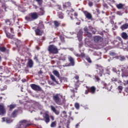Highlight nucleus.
<instances>
[{"label":"nucleus","instance_id":"nucleus-1","mask_svg":"<svg viewBox=\"0 0 128 128\" xmlns=\"http://www.w3.org/2000/svg\"><path fill=\"white\" fill-rule=\"evenodd\" d=\"M53 100L59 106H62L64 102V100L62 98V95L60 94H56L53 96Z\"/></svg>","mask_w":128,"mask_h":128},{"label":"nucleus","instance_id":"nucleus-2","mask_svg":"<svg viewBox=\"0 0 128 128\" xmlns=\"http://www.w3.org/2000/svg\"><path fill=\"white\" fill-rule=\"evenodd\" d=\"M48 50L50 54H58V48H56V46L54 44L50 45L48 47Z\"/></svg>","mask_w":128,"mask_h":128},{"label":"nucleus","instance_id":"nucleus-3","mask_svg":"<svg viewBox=\"0 0 128 128\" xmlns=\"http://www.w3.org/2000/svg\"><path fill=\"white\" fill-rule=\"evenodd\" d=\"M28 126H30L28 122L26 120H22L20 121L18 124H17L16 128H26Z\"/></svg>","mask_w":128,"mask_h":128},{"label":"nucleus","instance_id":"nucleus-4","mask_svg":"<svg viewBox=\"0 0 128 128\" xmlns=\"http://www.w3.org/2000/svg\"><path fill=\"white\" fill-rule=\"evenodd\" d=\"M10 32L11 34H14V29L12 28H9L6 30V36H8V38H12L14 36L10 34Z\"/></svg>","mask_w":128,"mask_h":128},{"label":"nucleus","instance_id":"nucleus-5","mask_svg":"<svg viewBox=\"0 0 128 128\" xmlns=\"http://www.w3.org/2000/svg\"><path fill=\"white\" fill-rule=\"evenodd\" d=\"M86 18H88V20H92V14L89 12L88 11H84L83 12Z\"/></svg>","mask_w":128,"mask_h":128},{"label":"nucleus","instance_id":"nucleus-6","mask_svg":"<svg viewBox=\"0 0 128 128\" xmlns=\"http://www.w3.org/2000/svg\"><path fill=\"white\" fill-rule=\"evenodd\" d=\"M30 86L32 89L34 90H36V91L40 90V86L36 84H32L30 85Z\"/></svg>","mask_w":128,"mask_h":128},{"label":"nucleus","instance_id":"nucleus-7","mask_svg":"<svg viewBox=\"0 0 128 128\" xmlns=\"http://www.w3.org/2000/svg\"><path fill=\"white\" fill-rule=\"evenodd\" d=\"M96 72L100 76H102L104 74V69L102 67H99L97 68Z\"/></svg>","mask_w":128,"mask_h":128},{"label":"nucleus","instance_id":"nucleus-8","mask_svg":"<svg viewBox=\"0 0 128 128\" xmlns=\"http://www.w3.org/2000/svg\"><path fill=\"white\" fill-rule=\"evenodd\" d=\"M6 112L4 104H0V115L2 116Z\"/></svg>","mask_w":128,"mask_h":128},{"label":"nucleus","instance_id":"nucleus-9","mask_svg":"<svg viewBox=\"0 0 128 128\" xmlns=\"http://www.w3.org/2000/svg\"><path fill=\"white\" fill-rule=\"evenodd\" d=\"M94 42H102V38L100 36H95L94 37Z\"/></svg>","mask_w":128,"mask_h":128},{"label":"nucleus","instance_id":"nucleus-10","mask_svg":"<svg viewBox=\"0 0 128 128\" xmlns=\"http://www.w3.org/2000/svg\"><path fill=\"white\" fill-rule=\"evenodd\" d=\"M31 16L32 17V19L34 20H36L37 18H38V14L37 12H34L30 13Z\"/></svg>","mask_w":128,"mask_h":128},{"label":"nucleus","instance_id":"nucleus-11","mask_svg":"<svg viewBox=\"0 0 128 128\" xmlns=\"http://www.w3.org/2000/svg\"><path fill=\"white\" fill-rule=\"evenodd\" d=\"M35 32L36 36H42V34H44V30H40V29L37 28L35 30Z\"/></svg>","mask_w":128,"mask_h":128},{"label":"nucleus","instance_id":"nucleus-12","mask_svg":"<svg viewBox=\"0 0 128 128\" xmlns=\"http://www.w3.org/2000/svg\"><path fill=\"white\" fill-rule=\"evenodd\" d=\"M25 20H27V22H32V20H33L32 18V14L30 13L26 16Z\"/></svg>","mask_w":128,"mask_h":128},{"label":"nucleus","instance_id":"nucleus-13","mask_svg":"<svg viewBox=\"0 0 128 128\" xmlns=\"http://www.w3.org/2000/svg\"><path fill=\"white\" fill-rule=\"evenodd\" d=\"M50 108H51L52 110V112H54L56 114L57 116H58V114H60V111L56 110V108H54V106H51Z\"/></svg>","mask_w":128,"mask_h":128},{"label":"nucleus","instance_id":"nucleus-14","mask_svg":"<svg viewBox=\"0 0 128 128\" xmlns=\"http://www.w3.org/2000/svg\"><path fill=\"white\" fill-rule=\"evenodd\" d=\"M72 4L70 2H66L63 4V8H70Z\"/></svg>","mask_w":128,"mask_h":128},{"label":"nucleus","instance_id":"nucleus-15","mask_svg":"<svg viewBox=\"0 0 128 128\" xmlns=\"http://www.w3.org/2000/svg\"><path fill=\"white\" fill-rule=\"evenodd\" d=\"M89 88V92L90 94H94L96 92V88L94 86H92Z\"/></svg>","mask_w":128,"mask_h":128},{"label":"nucleus","instance_id":"nucleus-16","mask_svg":"<svg viewBox=\"0 0 128 128\" xmlns=\"http://www.w3.org/2000/svg\"><path fill=\"white\" fill-rule=\"evenodd\" d=\"M121 36H122V38H124V40H128V36L126 32H123Z\"/></svg>","mask_w":128,"mask_h":128},{"label":"nucleus","instance_id":"nucleus-17","mask_svg":"<svg viewBox=\"0 0 128 128\" xmlns=\"http://www.w3.org/2000/svg\"><path fill=\"white\" fill-rule=\"evenodd\" d=\"M44 120H45V122H50V116L48 114H45V117H44Z\"/></svg>","mask_w":128,"mask_h":128},{"label":"nucleus","instance_id":"nucleus-18","mask_svg":"<svg viewBox=\"0 0 128 128\" xmlns=\"http://www.w3.org/2000/svg\"><path fill=\"white\" fill-rule=\"evenodd\" d=\"M78 37L79 40H82V32L80 31L78 34Z\"/></svg>","mask_w":128,"mask_h":128},{"label":"nucleus","instance_id":"nucleus-19","mask_svg":"<svg viewBox=\"0 0 128 128\" xmlns=\"http://www.w3.org/2000/svg\"><path fill=\"white\" fill-rule=\"evenodd\" d=\"M128 28V23L124 24L121 26V29L122 30H126V28Z\"/></svg>","mask_w":128,"mask_h":128},{"label":"nucleus","instance_id":"nucleus-20","mask_svg":"<svg viewBox=\"0 0 128 128\" xmlns=\"http://www.w3.org/2000/svg\"><path fill=\"white\" fill-rule=\"evenodd\" d=\"M44 8H40L38 16H44Z\"/></svg>","mask_w":128,"mask_h":128},{"label":"nucleus","instance_id":"nucleus-21","mask_svg":"<svg viewBox=\"0 0 128 128\" xmlns=\"http://www.w3.org/2000/svg\"><path fill=\"white\" fill-rule=\"evenodd\" d=\"M53 74L54 76H56L57 78H60V72H58V70H54L53 71Z\"/></svg>","mask_w":128,"mask_h":128},{"label":"nucleus","instance_id":"nucleus-22","mask_svg":"<svg viewBox=\"0 0 128 128\" xmlns=\"http://www.w3.org/2000/svg\"><path fill=\"white\" fill-rule=\"evenodd\" d=\"M50 78L52 82H56V84H58V81H56V77H54V75L51 74L50 76Z\"/></svg>","mask_w":128,"mask_h":128},{"label":"nucleus","instance_id":"nucleus-23","mask_svg":"<svg viewBox=\"0 0 128 128\" xmlns=\"http://www.w3.org/2000/svg\"><path fill=\"white\" fill-rule=\"evenodd\" d=\"M54 24L56 28H58V26L60 25V23L56 20L54 21Z\"/></svg>","mask_w":128,"mask_h":128},{"label":"nucleus","instance_id":"nucleus-24","mask_svg":"<svg viewBox=\"0 0 128 128\" xmlns=\"http://www.w3.org/2000/svg\"><path fill=\"white\" fill-rule=\"evenodd\" d=\"M68 60L71 64H74V60L72 58V57H69Z\"/></svg>","mask_w":128,"mask_h":128},{"label":"nucleus","instance_id":"nucleus-25","mask_svg":"<svg viewBox=\"0 0 128 128\" xmlns=\"http://www.w3.org/2000/svg\"><path fill=\"white\" fill-rule=\"evenodd\" d=\"M10 108V110H14V108L16 107V104H10V106H8Z\"/></svg>","mask_w":128,"mask_h":128},{"label":"nucleus","instance_id":"nucleus-26","mask_svg":"<svg viewBox=\"0 0 128 128\" xmlns=\"http://www.w3.org/2000/svg\"><path fill=\"white\" fill-rule=\"evenodd\" d=\"M58 16L59 18H61V20H62V18H64V14L62 12H58Z\"/></svg>","mask_w":128,"mask_h":128},{"label":"nucleus","instance_id":"nucleus-27","mask_svg":"<svg viewBox=\"0 0 128 128\" xmlns=\"http://www.w3.org/2000/svg\"><path fill=\"white\" fill-rule=\"evenodd\" d=\"M18 113V110H14L12 114V118H16V114Z\"/></svg>","mask_w":128,"mask_h":128},{"label":"nucleus","instance_id":"nucleus-28","mask_svg":"<svg viewBox=\"0 0 128 128\" xmlns=\"http://www.w3.org/2000/svg\"><path fill=\"white\" fill-rule=\"evenodd\" d=\"M50 126L52 128H55V126H56V122H52L51 124H50Z\"/></svg>","mask_w":128,"mask_h":128},{"label":"nucleus","instance_id":"nucleus-29","mask_svg":"<svg viewBox=\"0 0 128 128\" xmlns=\"http://www.w3.org/2000/svg\"><path fill=\"white\" fill-rule=\"evenodd\" d=\"M116 8H118L119 9L122 8H124V6L122 5V4H120L116 5Z\"/></svg>","mask_w":128,"mask_h":128},{"label":"nucleus","instance_id":"nucleus-30","mask_svg":"<svg viewBox=\"0 0 128 128\" xmlns=\"http://www.w3.org/2000/svg\"><path fill=\"white\" fill-rule=\"evenodd\" d=\"M61 116H62V118H64V116H66V111L62 112V114H61Z\"/></svg>","mask_w":128,"mask_h":128},{"label":"nucleus","instance_id":"nucleus-31","mask_svg":"<svg viewBox=\"0 0 128 128\" xmlns=\"http://www.w3.org/2000/svg\"><path fill=\"white\" fill-rule=\"evenodd\" d=\"M85 34L86 36H88L89 38L92 36V34H90L88 31L85 32Z\"/></svg>","mask_w":128,"mask_h":128},{"label":"nucleus","instance_id":"nucleus-32","mask_svg":"<svg viewBox=\"0 0 128 128\" xmlns=\"http://www.w3.org/2000/svg\"><path fill=\"white\" fill-rule=\"evenodd\" d=\"M36 2H38V4L40 6L42 4V0H35Z\"/></svg>","mask_w":128,"mask_h":128},{"label":"nucleus","instance_id":"nucleus-33","mask_svg":"<svg viewBox=\"0 0 128 128\" xmlns=\"http://www.w3.org/2000/svg\"><path fill=\"white\" fill-rule=\"evenodd\" d=\"M12 122V120L10 119L9 118H7L6 119V122L7 124H10V122Z\"/></svg>","mask_w":128,"mask_h":128},{"label":"nucleus","instance_id":"nucleus-34","mask_svg":"<svg viewBox=\"0 0 128 128\" xmlns=\"http://www.w3.org/2000/svg\"><path fill=\"white\" fill-rule=\"evenodd\" d=\"M124 76H128V67L126 69V72H124Z\"/></svg>","mask_w":128,"mask_h":128},{"label":"nucleus","instance_id":"nucleus-35","mask_svg":"<svg viewBox=\"0 0 128 128\" xmlns=\"http://www.w3.org/2000/svg\"><path fill=\"white\" fill-rule=\"evenodd\" d=\"M74 106L76 110H78L80 108V104L78 103H75Z\"/></svg>","mask_w":128,"mask_h":128},{"label":"nucleus","instance_id":"nucleus-36","mask_svg":"<svg viewBox=\"0 0 128 128\" xmlns=\"http://www.w3.org/2000/svg\"><path fill=\"white\" fill-rule=\"evenodd\" d=\"M6 50V48L4 47H1L0 48V52H4L5 50Z\"/></svg>","mask_w":128,"mask_h":128},{"label":"nucleus","instance_id":"nucleus-37","mask_svg":"<svg viewBox=\"0 0 128 128\" xmlns=\"http://www.w3.org/2000/svg\"><path fill=\"white\" fill-rule=\"evenodd\" d=\"M39 26H40V28H44V26L42 24V22H40L39 24Z\"/></svg>","mask_w":128,"mask_h":128},{"label":"nucleus","instance_id":"nucleus-38","mask_svg":"<svg viewBox=\"0 0 128 128\" xmlns=\"http://www.w3.org/2000/svg\"><path fill=\"white\" fill-rule=\"evenodd\" d=\"M120 60L121 62H122L126 60V58L124 56H120Z\"/></svg>","mask_w":128,"mask_h":128},{"label":"nucleus","instance_id":"nucleus-39","mask_svg":"<svg viewBox=\"0 0 128 128\" xmlns=\"http://www.w3.org/2000/svg\"><path fill=\"white\" fill-rule=\"evenodd\" d=\"M86 60L88 62H89V64H92V60L90 59V57H87L86 58Z\"/></svg>","mask_w":128,"mask_h":128},{"label":"nucleus","instance_id":"nucleus-40","mask_svg":"<svg viewBox=\"0 0 128 128\" xmlns=\"http://www.w3.org/2000/svg\"><path fill=\"white\" fill-rule=\"evenodd\" d=\"M33 64L34 62H32V60L29 59L28 64Z\"/></svg>","mask_w":128,"mask_h":128},{"label":"nucleus","instance_id":"nucleus-41","mask_svg":"<svg viewBox=\"0 0 128 128\" xmlns=\"http://www.w3.org/2000/svg\"><path fill=\"white\" fill-rule=\"evenodd\" d=\"M58 66V68H60V69H62V68H64V66H70V65H66V66Z\"/></svg>","mask_w":128,"mask_h":128},{"label":"nucleus","instance_id":"nucleus-42","mask_svg":"<svg viewBox=\"0 0 128 128\" xmlns=\"http://www.w3.org/2000/svg\"><path fill=\"white\" fill-rule=\"evenodd\" d=\"M93 4H93L92 2H88V6H92Z\"/></svg>","mask_w":128,"mask_h":128},{"label":"nucleus","instance_id":"nucleus-43","mask_svg":"<svg viewBox=\"0 0 128 128\" xmlns=\"http://www.w3.org/2000/svg\"><path fill=\"white\" fill-rule=\"evenodd\" d=\"M110 56H116V53L114 52H110Z\"/></svg>","mask_w":128,"mask_h":128},{"label":"nucleus","instance_id":"nucleus-44","mask_svg":"<svg viewBox=\"0 0 128 128\" xmlns=\"http://www.w3.org/2000/svg\"><path fill=\"white\" fill-rule=\"evenodd\" d=\"M89 92H90V89L88 88V90H86V91H85V94H88Z\"/></svg>","mask_w":128,"mask_h":128},{"label":"nucleus","instance_id":"nucleus-45","mask_svg":"<svg viewBox=\"0 0 128 128\" xmlns=\"http://www.w3.org/2000/svg\"><path fill=\"white\" fill-rule=\"evenodd\" d=\"M118 90H122V86H119L118 87Z\"/></svg>","mask_w":128,"mask_h":128},{"label":"nucleus","instance_id":"nucleus-46","mask_svg":"<svg viewBox=\"0 0 128 128\" xmlns=\"http://www.w3.org/2000/svg\"><path fill=\"white\" fill-rule=\"evenodd\" d=\"M62 10V7L60 6H57V10Z\"/></svg>","mask_w":128,"mask_h":128},{"label":"nucleus","instance_id":"nucleus-47","mask_svg":"<svg viewBox=\"0 0 128 128\" xmlns=\"http://www.w3.org/2000/svg\"><path fill=\"white\" fill-rule=\"evenodd\" d=\"M33 65L32 64H28L27 66L28 68H32Z\"/></svg>","mask_w":128,"mask_h":128},{"label":"nucleus","instance_id":"nucleus-48","mask_svg":"<svg viewBox=\"0 0 128 128\" xmlns=\"http://www.w3.org/2000/svg\"><path fill=\"white\" fill-rule=\"evenodd\" d=\"M74 16H75L76 18V17L78 16V12H75L74 13Z\"/></svg>","mask_w":128,"mask_h":128},{"label":"nucleus","instance_id":"nucleus-49","mask_svg":"<svg viewBox=\"0 0 128 128\" xmlns=\"http://www.w3.org/2000/svg\"><path fill=\"white\" fill-rule=\"evenodd\" d=\"M50 118L51 120H54V116H50Z\"/></svg>","mask_w":128,"mask_h":128},{"label":"nucleus","instance_id":"nucleus-50","mask_svg":"<svg viewBox=\"0 0 128 128\" xmlns=\"http://www.w3.org/2000/svg\"><path fill=\"white\" fill-rule=\"evenodd\" d=\"M95 78L96 80H100V78H98V77L95 76Z\"/></svg>","mask_w":128,"mask_h":128},{"label":"nucleus","instance_id":"nucleus-51","mask_svg":"<svg viewBox=\"0 0 128 128\" xmlns=\"http://www.w3.org/2000/svg\"><path fill=\"white\" fill-rule=\"evenodd\" d=\"M75 78H76V80H78V78H79L78 76H75Z\"/></svg>","mask_w":128,"mask_h":128},{"label":"nucleus","instance_id":"nucleus-52","mask_svg":"<svg viewBox=\"0 0 128 128\" xmlns=\"http://www.w3.org/2000/svg\"><path fill=\"white\" fill-rule=\"evenodd\" d=\"M84 30L85 31V32H88V28H84Z\"/></svg>","mask_w":128,"mask_h":128},{"label":"nucleus","instance_id":"nucleus-53","mask_svg":"<svg viewBox=\"0 0 128 128\" xmlns=\"http://www.w3.org/2000/svg\"><path fill=\"white\" fill-rule=\"evenodd\" d=\"M6 90V86H5L4 87V89H2L1 90Z\"/></svg>","mask_w":128,"mask_h":128},{"label":"nucleus","instance_id":"nucleus-54","mask_svg":"<svg viewBox=\"0 0 128 128\" xmlns=\"http://www.w3.org/2000/svg\"><path fill=\"white\" fill-rule=\"evenodd\" d=\"M6 120V118H2V122H5Z\"/></svg>","mask_w":128,"mask_h":128},{"label":"nucleus","instance_id":"nucleus-55","mask_svg":"<svg viewBox=\"0 0 128 128\" xmlns=\"http://www.w3.org/2000/svg\"><path fill=\"white\" fill-rule=\"evenodd\" d=\"M78 126H80V124H76V128H78Z\"/></svg>","mask_w":128,"mask_h":128},{"label":"nucleus","instance_id":"nucleus-56","mask_svg":"<svg viewBox=\"0 0 128 128\" xmlns=\"http://www.w3.org/2000/svg\"><path fill=\"white\" fill-rule=\"evenodd\" d=\"M126 92L128 93V88H126Z\"/></svg>","mask_w":128,"mask_h":128},{"label":"nucleus","instance_id":"nucleus-57","mask_svg":"<svg viewBox=\"0 0 128 128\" xmlns=\"http://www.w3.org/2000/svg\"><path fill=\"white\" fill-rule=\"evenodd\" d=\"M72 92H76V91H74V90H71Z\"/></svg>","mask_w":128,"mask_h":128},{"label":"nucleus","instance_id":"nucleus-58","mask_svg":"<svg viewBox=\"0 0 128 128\" xmlns=\"http://www.w3.org/2000/svg\"><path fill=\"white\" fill-rule=\"evenodd\" d=\"M38 74H42V71L39 72Z\"/></svg>","mask_w":128,"mask_h":128},{"label":"nucleus","instance_id":"nucleus-59","mask_svg":"<svg viewBox=\"0 0 128 128\" xmlns=\"http://www.w3.org/2000/svg\"><path fill=\"white\" fill-rule=\"evenodd\" d=\"M2 66H0V70H2Z\"/></svg>","mask_w":128,"mask_h":128},{"label":"nucleus","instance_id":"nucleus-60","mask_svg":"<svg viewBox=\"0 0 128 128\" xmlns=\"http://www.w3.org/2000/svg\"><path fill=\"white\" fill-rule=\"evenodd\" d=\"M75 90H78V88H76Z\"/></svg>","mask_w":128,"mask_h":128},{"label":"nucleus","instance_id":"nucleus-61","mask_svg":"<svg viewBox=\"0 0 128 128\" xmlns=\"http://www.w3.org/2000/svg\"><path fill=\"white\" fill-rule=\"evenodd\" d=\"M72 12H74V9L72 10Z\"/></svg>","mask_w":128,"mask_h":128},{"label":"nucleus","instance_id":"nucleus-62","mask_svg":"<svg viewBox=\"0 0 128 128\" xmlns=\"http://www.w3.org/2000/svg\"><path fill=\"white\" fill-rule=\"evenodd\" d=\"M126 84H128V80L126 81Z\"/></svg>","mask_w":128,"mask_h":128},{"label":"nucleus","instance_id":"nucleus-63","mask_svg":"<svg viewBox=\"0 0 128 128\" xmlns=\"http://www.w3.org/2000/svg\"><path fill=\"white\" fill-rule=\"evenodd\" d=\"M2 60V57L0 56V60Z\"/></svg>","mask_w":128,"mask_h":128},{"label":"nucleus","instance_id":"nucleus-64","mask_svg":"<svg viewBox=\"0 0 128 128\" xmlns=\"http://www.w3.org/2000/svg\"><path fill=\"white\" fill-rule=\"evenodd\" d=\"M93 34H96V32H93Z\"/></svg>","mask_w":128,"mask_h":128}]
</instances>
